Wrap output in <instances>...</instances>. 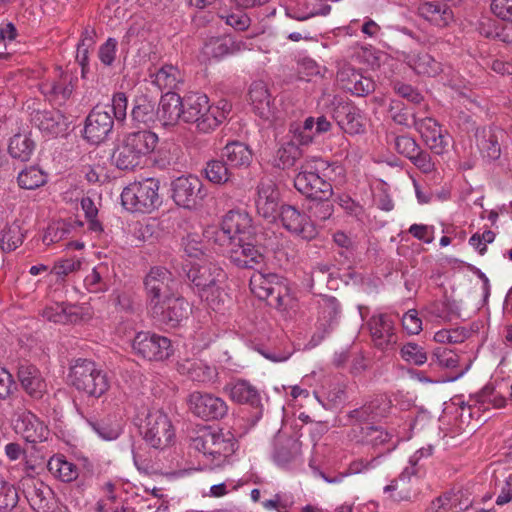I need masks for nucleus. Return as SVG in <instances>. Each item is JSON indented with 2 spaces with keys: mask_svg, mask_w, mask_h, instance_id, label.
<instances>
[{
  "mask_svg": "<svg viewBox=\"0 0 512 512\" xmlns=\"http://www.w3.org/2000/svg\"><path fill=\"white\" fill-rule=\"evenodd\" d=\"M42 316L47 321L56 324H66L72 321V312L63 303L46 307L42 312Z\"/></svg>",
  "mask_w": 512,
  "mask_h": 512,
  "instance_id": "58",
  "label": "nucleus"
},
{
  "mask_svg": "<svg viewBox=\"0 0 512 512\" xmlns=\"http://www.w3.org/2000/svg\"><path fill=\"white\" fill-rule=\"evenodd\" d=\"M172 198L178 206L192 208L202 199L201 180L194 175L181 176L172 182Z\"/></svg>",
  "mask_w": 512,
  "mask_h": 512,
  "instance_id": "15",
  "label": "nucleus"
},
{
  "mask_svg": "<svg viewBox=\"0 0 512 512\" xmlns=\"http://www.w3.org/2000/svg\"><path fill=\"white\" fill-rule=\"evenodd\" d=\"M400 355L404 361L417 366H421L427 361V353L424 348L413 342L403 345Z\"/></svg>",
  "mask_w": 512,
  "mask_h": 512,
  "instance_id": "57",
  "label": "nucleus"
},
{
  "mask_svg": "<svg viewBox=\"0 0 512 512\" xmlns=\"http://www.w3.org/2000/svg\"><path fill=\"white\" fill-rule=\"evenodd\" d=\"M182 119V98L175 92L162 95L157 110V119L164 125H174Z\"/></svg>",
  "mask_w": 512,
  "mask_h": 512,
  "instance_id": "28",
  "label": "nucleus"
},
{
  "mask_svg": "<svg viewBox=\"0 0 512 512\" xmlns=\"http://www.w3.org/2000/svg\"><path fill=\"white\" fill-rule=\"evenodd\" d=\"M18 379L23 389L32 398L40 399L46 392V383L40 371L33 365H20L18 368Z\"/></svg>",
  "mask_w": 512,
  "mask_h": 512,
  "instance_id": "27",
  "label": "nucleus"
},
{
  "mask_svg": "<svg viewBox=\"0 0 512 512\" xmlns=\"http://www.w3.org/2000/svg\"><path fill=\"white\" fill-rule=\"evenodd\" d=\"M405 484L395 479L383 489L384 493L389 494L391 500L395 502L410 501L411 491L404 487Z\"/></svg>",
  "mask_w": 512,
  "mask_h": 512,
  "instance_id": "61",
  "label": "nucleus"
},
{
  "mask_svg": "<svg viewBox=\"0 0 512 512\" xmlns=\"http://www.w3.org/2000/svg\"><path fill=\"white\" fill-rule=\"evenodd\" d=\"M247 49L246 43L231 36L212 37L203 47V53L209 58H222Z\"/></svg>",
  "mask_w": 512,
  "mask_h": 512,
  "instance_id": "25",
  "label": "nucleus"
},
{
  "mask_svg": "<svg viewBox=\"0 0 512 512\" xmlns=\"http://www.w3.org/2000/svg\"><path fill=\"white\" fill-rule=\"evenodd\" d=\"M230 261L239 268L255 269L264 263V255L250 241H235L221 246Z\"/></svg>",
  "mask_w": 512,
  "mask_h": 512,
  "instance_id": "13",
  "label": "nucleus"
},
{
  "mask_svg": "<svg viewBox=\"0 0 512 512\" xmlns=\"http://www.w3.org/2000/svg\"><path fill=\"white\" fill-rule=\"evenodd\" d=\"M158 143V136L147 129L125 134L112 153L113 164L121 170H132L152 153Z\"/></svg>",
  "mask_w": 512,
  "mask_h": 512,
  "instance_id": "1",
  "label": "nucleus"
},
{
  "mask_svg": "<svg viewBox=\"0 0 512 512\" xmlns=\"http://www.w3.org/2000/svg\"><path fill=\"white\" fill-rule=\"evenodd\" d=\"M341 87L356 96H366L375 89L374 81L351 66H343L337 73Z\"/></svg>",
  "mask_w": 512,
  "mask_h": 512,
  "instance_id": "22",
  "label": "nucleus"
},
{
  "mask_svg": "<svg viewBox=\"0 0 512 512\" xmlns=\"http://www.w3.org/2000/svg\"><path fill=\"white\" fill-rule=\"evenodd\" d=\"M131 118L137 124L149 125L157 118L154 103L146 97H140L135 100L131 111Z\"/></svg>",
  "mask_w": 512,
  "mask_h": 512,
  "instance_id": "46",
  "label": "nucleus"
},
{
  "mask_svg": "<svg viewBox=\"0 0 512 512\" xmlns=\"http://www.w3.org/2000/svg\"><path fill=\"white\" fill-rule=\"evenodd\" d=\"M284 8L285 14L297 21H305L320 13H326L317 7L316 0H287Z\"/></svg>",
  "mask_w": 512,
  "mask_h": 512,
  "instance_id": "40",
  "label": "nucleus"
},
{
  "mask_svg": "<svg viewBox=\"0 0 512 512\" xmlns=\"http://www.w3.org/2000/svg\"><path fill=\"white\" fill-rule=\"evenodd\" d=\"M89 426L95 431L98 436L104 440H115L121 434V427L119 423L107 424L104 421H88Z\"/></svg>",
  "mask_w": 512,
  "mask_h": 512,
  "instance_id": "59",
  "label": "nucleus"
},
{
  "mask_svg": "<svg viewBox=\"0 0 512 512\" xmlns=\"http://www.w3.org/2000/svg\"><path fill=\"white\" fill-rule=\"evenodd\" d=\"M16 431L30 443L42 442L48 435L47 427L32 414L24 416L16 424Z\"/></svg>",
  "mask_w": 512,
  "mask_h": 512,
  "instance_id": "35",
  "label": "nucleus"
},
{
  "mask_svg": "<svg viewBox=\"0 0 512 512\" xmlns=\"http://www.w3.org/2000/svg\"><path fill=\"white\" fill-rule=\"evenodd\" d=\"M199 296L203 301L207 303V305L213 309L217 310L220 308V305L223 303V295L220 291L218 284L213 285L212 287H206L201 290H198Z\"/></svg>",
  "mask_w": 512,
  "mask_h": 512,
  "instance_id": "64",
  "label": "nucleus"
},
{
  "mask_svg": "<svg viewBox=\"0 0 512 512\" xmlns=\"http://www.w3.org/2000/svg\"><path fill=\"white\" fill-rule=\"evenodd\" d=\"M279 193L271 180H262L257 186L255 201L257 213L272 222L278 215Z\"/></svg>",
  "mask_w": 512,
  "mask_h": 512,
  "instance_id": "20",
  "label": "nucleus"
},
{
  "mask_svg": "<svg viewBox=\"0 0 512 512\" xmlns=\"http://www.w3.org/2000/svg\"><path fill=\"white\" fill-rule=\"evenodd\" d=\"M188 405L194 415L204 420H219L228 413L227 403L211 393L192 392L188 398Z\"/></svg>",
  "mask_w": 512,
  "mask_h": 512,
  "instance_id": "12",
  "label": "nucleus"
},
{
  "mask_svg": "<svg viewBox=\"0 0 512 512\" xmlns=\"http://www.w3.org/2000/svg\"><path fill=\"white\" fill-rule=\"evenodd\" d=\"M418 14L432 24L445 27L453 20V12L445 4L438 2H422L418 6Z\"/></svg>",
  "mask_w": 512,
  "mask_h": 512,
  "instance_id": "33",
  "label": "nucleus"
},
{
  "mask_svg": "<svg viewBox=\"0 0 512 512\" xmlns=\"http://www.w3.org/2000/svg\"><path fill=\"white\" fill-rule=\"evenodd\" d=\"M140 432L146 444L154 449H166L175 439V429L170 418L160 410L147 413Z\"/></svg>",
  "mask_w": 512,
  "mask_h": 512,
  "instance_id": "8",
  "label": "nucleus"
},
{
  "mask_svg": "<svg viewBox=\"0 0 512 512\" xmlns=\"http://www.w3.org/2000/svg\"><path fill=\"white\" fill-rule=\"evenodd\" d=\"M414 125L433 153L442 155L447 151L449 135L443 133V130L435 119L430 117L423 119L415 118Z\"/></svg>",
  "mask_w": 512,
  "mask_h": 512,
  "instance_id": "17",
  "label": "nucleus"
},
{
  "mask_svg": "<svg viewBox=\"0 0 512 512\" xmlns=\"http://www.w3.org/2000/svg\"><path fill=\"white\" fill-rule=\"evenodd\" d=\"M18 501L19 495L16 488L0 477V511L12 510Z\"/></svg>",
  "mask_w": 512,
  "mask_h": 512,
  "instance_id": "56",
  "label": "nucleus"
},
{
  "mask_svg": "<svg viewBox=\"0 0 512 512\" xmlns=\"http://www.w3.org/2000/svg\"><path fill=\"white\" fill-rule=\"evenodd\" d=\"M249 95L255 113L265 121H272L275 108L266 85L262 82L253 83Z\"/></svg>",
  "mask_w": 512,
  "mask_h": 512,
  "instance_id": "26",
  "label": "nucleus"
},
{
  "mask_svg": "<svg viewBox=\"0 0 512 512\" xmlns=\"http://www.w3.org/2000/svg\"><path fill=\"white\" fill-rule=\"evenodd\" d=\"M187 277L197 290H201L221 282L225 278V273L217 264L205 262L203 264H193L187 273Z\"/></svg>",
  "mask_w": 512,
  "mask_h": 512,
  "instance_id": "23",
  "label": "nucleus"
},
{
  "mask_svg": "<svg viewBox=\"0 0 512 512\" xmlns=\"http://www.w3.org/2000/svg\"><path fill=\"white\" fill-rule=\"evenodd\" d=\"M108 268L106 265L100 264L92 269V271L85 277L84 285L89 292L99 293L108 289V283L105 279V274Z\"/></svg>",
  "mask_w": 512,
  "mask_h": 512,
  "instance_id": "50",
  "label": "nucleus"
},
{
  "mask_svg": "<svg viewBox=\"0 0 512 512\" xmlns=\"http://www.w3.org/2000/svg\"><path fill=\"white\" fill-rule=\"evenodd\" d=\"M205 174L207 179L215 184H224L231 176L227 163L220 160L209 161L205 168Z\"/></svg>",
  "mask_w": 512,
  "mask_h": 512,
  "instance_id": "54",
  "label": "nucleus"
},
{
  "mask_svg": "<svg viewBox=\"0 0 512 512\" xmlns=\"http://www.w3.org/2000/svg\"><path fill=\"white\" fill-rule=\"evenodd\" d=\"M222 158L226 160L230 167L246 168L252 162V151L246 144L233 141L223 148Z\"/></svg>",
  "mask_w": 512,
  "mask_h": 512,
  "instance_id": "36",
  "label": "nucleus"
},
{
  "mask_svg": "<svg viewBox=\"0 0 512 512\" xmlns=\"http://www.w3.org/2000/svg\"><path fill=\"white\" fill-rule=\"evenodd\" d=\"M312 201L309 211L314 218L324 221L332 216L333 205L329 199H312Z\"/></svg>",
  "mask_w": 512,
  "mask_h": 512,
  "instance_id": "63",
  "label": "nucleus"
},
{
  "mask_svg": "<svg viewBox=\"0 0 512 512\" xmlns=\"http://www.w3.org/2000/svg\"><path fill=\"white\" fill-rule=\"evenodd\" d=\"M236 439L230 431L203 428L192 439L191 446L201 452L211 466L223 465L236 450Z\"/></svg>",
  "mask_w": 512,
  "mask_h": 512,
  "instance_id": "2",
  "label": "nucleus"
},
{
  "mask_svg": "<svg viewBox=\"0 0 512 512\" xmlns=\"http://www.w3.org/2000/svg\"><path fill=\"white\" fill-rule=\"evenodd\" d=\"M68 381L78 392L95 398L101 397L109 389L106 373L88 359L75 360L69 369Z\"/></svg>",
  "mask_w": 512,
  "mask_h": 512,
  "instance_id": "3",
  "label": "nucleus"
},
{
  "mask_svg": "<svg viewBox=\"0 0 512 512\" xmlns=\"http://www.w3.org/2000/svg\"><path fill=\"white\" fill-rule=\"evenodd\" d=\"M255 235L252 218L246 211L231 210L224 217L220 228H210L206 237L219 246L235 241H250Z\"/></svg>",
  "mask_w": 512,
  "mask_h": 512,
  "instance_id": "5",
  "label": "nucleus"
},
{
  "mask_svg": "<svg viewBox=\"0 0 512 512\" xmlns=\"http://www.w3.org/2000/svg\"><path fill=\"white\" fill-rule=\"evenodd\" d=\"M335 119L340 128L347 134H362L366 130V117L353 105H342L335 112Z\"/></svg>",
  "mask_w": 512,
  "mask_h": 512,
  "instance_id": "24",
  "label": "nucleus"
},
{
  "mask_svg": "<svg viewBox=\"0 0 512 512\" xmlns=\"http://www.w3.org/2000/svg\"><path fill=\"white\" fill-rule=\"evenodd\" d=\"M159 187L154 178L130 183L121 193L122 205L132 212L150 213L161 203Z\"/></svg>",
  "mask_w": 512,
  "mask_h": 512,
  "instance_id": "7",
  "label": "nucleus"
},
{
  "mask_svg": "<svg viewBox=\"0 0 512 512\" xmlns=\"http://www.w3.org/2000/svg\"><path fill=\"white\" fill-rule=\"evenodd\" d=\"M149 309L156 321L174 328L188 318L190 304L183 297L174 293Z\"/></svg>",
  "mask_w": 512,
  "mask_h": 512,
  "instance_id": "10",
  "label": "nucleus"
},
{
  "mask_svg": "<svg viewBox=\"0 0 512 512\" xmlns=\"http://www.w3.org/2000/svg\"><path fill=\"white\" fill-rule=\"evenodd\" d=\"M302 156V149L293 140L284 141L276 151L274 166L283 170L292 168Z\"/></svg>",
  "mask_w": 512,
  "mask_h": 512,
  "instance_id": "42",
  "label": "nucleus"
},
{
  "mask_svg": "<svg viewBox=\"0 0 512 512\" xmlns=\"http://www.w3.org/2000/svg\"><path fill=\"white\" fill-rule=\"evenodd\" d=\"M230 111L231 104L226 100H220L216 106H210V113L206 116V120L202 121L201 125L204 133L216 129L227 118Z\"/></svg>",
  "mask_w": 512,
  "mask_h": 512,
  "instance_id": "47",
  "label": "nucleus"
},
{
  "mask_svg": "<svg viewBox=\"0 0 512 512\" xmlns=\"http://www.w3.org/2000/svg\"><path fill=\"white\" fill-rule=\"evenodd\" d=\"M249 286L256 297L266 300L268 305L276 309H286L292 300L289 287L283 278L275 273L254 272Z\"/></svg>",
  "mask_w": 512,
  "mask_h": 512,
  "instance_id": "6",
  "label": "nucleus"
},
{
  "mask_svg": "<svg viewBox=\"0 0 512 512\" xmlns=\"http://www.w3.org/2000/svg\"><path fill=\"white\" fill-rule=\"evenodd\" d=\"M224 391L230 399L239 404L257 406L260 403V395L255 386L246 380H236L224 386Z\"/></svg>",
  "mask_w": 512,
  "mask_h": 512,
  "instance_id": "29",
  "label": "nucleus"
},
{
  "mask_svg": "<svg viewBox=\"0 0 512 512\" xmlns=\"http://www.w3.org/2000/svg\"><path fill=\"white\" fill-rule=\"evenodd\" d=\"M24 240V233L17 222L4 227L0 236V246L4 252H11L18 248Z\"/></svg>",
  "mask_w": 512,
  "mask_h": 512,
  "instance_id": "48",
  "label": "nucleus"
},
{
  "mask_svg": "<svg viewBox=\"0 0 512 512\" xmlns=\"http://www.w3.org/2000/svg\"><path fill=\"white\" fill-rule=\"evenodd\" d=\"M477 146L484 158L496 160L501 155L498 134L492 128H483L476 132Z\"/></svg>",
  "mask_w": 512,
  "mask_h": 512,
  "instance_id": "41",
  "label": "nucleus"
},
{
  "mask_svg": "<svg viewBox=\"0 0 512 512\" xmlns=\"http://www.w3.org/2000/svg\"><path fill=\"white\" fill-rule=\"evenodd\" d=\"M113 125L114 118L110 112L96 106L86 118L84 138L93 144H99L107 138Z\"/></svg>",
  "mask_w": 512,
  "mask_h": 512,
  "instance_id": "14",
  "label": "nucleus"
},
{
  "mask_svg": "<svg viewBox=\"0 0 512 512\" xmlns=\"http://www.w3.org/2000/svg\"><path fill=\"white\" fill-rule=\"evenodd\" d=\"M362 434V442L364 444L374 449L384 448V451L381 452L380 455L391 452L397 446V441H392V434L381 427L367 426L366 428H362Z\"/></svg>",
  "mask_w": 512,
  "mask_h": 512,
  "instance_id": "38",
  "label": "nucleus"
},
{
  "mask_svg": "<svg viewBox=\"0 0 512 512\" xmlns=\"http://www.w3.org/2000/svg\"><path fill=\"white\" fill-rule=\"evenodd\" d=\"M397 153L408 158H413L414 154L420 149L416 141L407 135L392 136L389 142Z\"/></svg>",
  "mask_w": 512,
  "mask_h": 512,
  "instance_id": "55",
  "label": "nucleus"
},
{
  "mask_svg": "<svg viewBox=\"0 0 512 512\" xmlns=\"http://www.w3.org/2000/svg\"><path fill=\"white\" fill-rule=\"evenodd\" d=\"M74 78L67 72H61L57 80L42 84L43 93L52 97L58 103L67 101L74 90Z\"/></svg>",
  "mask_w": 512,
  "mask_h": 512,
  "instance_id": "30",
  "label": "nucleus"
},
{
  "mask_svg": "<svg viewBox=\"0 0 512 512\" xmlns=\"http://www.w3.org/2000/svg\"><path fill=\"white\" fill-rule=\"evenodd\" d=\"M118 42L115 38H108L98 49V58L105 66H112L116 60Z\"/></svg>",
  "mask_w": 512,
  "mask_h": 512,
  "instance_id": "60",
  "label": "nucleus"
},
{
  "mask_svg": "<svg viewBox=\"0 0 512 512\" xmlns=\"http://www.w3.org/2000/svg\"><path fill=\"white\" fill-rule=\"evenodd\" d=\"M328 166V162L320 157H307L295 176V188L311 200L329 199L333 194L332 185L319 175Z\"/></svg>",
  "mask_w": 512,
  "mask_h": 512,
  "instance_id": "4",
  "label": "nucleus"
},
{
  "mask_svg": "<svg viewBox=\"0 0 512 512\" xmlns=\"http://www.w3.org/2000/svg\"><path fill=\"white\" fill-rule=\"evenodd\" d=\"M210 113L209 99L205 94L191 93L182 99V120L195 123L198 131L204 133L202 121Z\"/></svg>",
  "mask_w": 512,
  "mask_h": 512,
  "instance_id": "19",
  "label": "nucleus"
},
{
  "mask_svg": "<svg viewBox=\"0 0 512 512\" xmlns=\"http://www.w3.org/2000/svg\"><path fill=\"white\" fill-rule=\"evenodd\" d=\"M280 219L283 227L305 240L314 239L317 229L310 218L297 210L294 206L283 205L280 210Z\"/></svg>",
  "mask_w": 512,
  "mask_h": 512,
  "instance_id": "16",
  "label": "nucleus"
},
{
  "mask_svg": "<svg viewBox=\"0 0 512 512\" xmlns=\"http://www.w3.org/2000/svg\"><path fill=\"white\" fill-rule=\"evenodd\" d=\"M273 445V458L281 465L290 462L300 451L298 440L282 432L276 434Z\"/></svg>",
  "mask_w": 512,
  "mask_h": 512,
  "instance_id": "32",
  "label": "nucleus"
},
{
  "mask_svg": "<svg viewBox=\"0 0 512 512\" xmlns=\"http://www.w3.org/2000/svg\"><path fill=\"white\" fill-rule=\"evenodd\" d=\"M132 350L138 357L149 361H163L173 354L170 339L149 331L135 335Z\"/></svg>",
  "mask_w": 512,
  "mask_h": 512,
  "instance_id": "9",
  "label": "nucleus"
},
{
  "mask_svg": "<svg viewBox=\"0 0 512 512\" xmlns=\"http://www.w3.org/2000/svg\"><path fill=\"white\" fill-rule=\"evenodd\" d=\"M367 325L377 348L385 350L396 344L397 336L394 332V323L387 314L373 315Z\"/></svg>",
  "mask_w": 512,
  "mask_h": 512,
  "instance_id": "21",
  "label": "nucleus"
},
{
  "mask_svg": "<svg viewBox=\"0 0 512 512\" xmlns=\"http://www.w3.org/2000/svg\"><path fill=\"white\" fill-rule=\"evenodd\" d=\"M431 453H432L431 448H428V449L422 448V449L416 451L410 457L409 465L407 467H405L404 470L399 475V477H398L399 481L402 482L403 484H406L407 482L411 481L412 477H420L421 470H420V467L418 466V461L422 457L429 456Z\"/></svg>",
  "mask_w": 512,
  "mask_h": 512,
  "instance_id": "53",
  "label": "nucleus"
},
{
  "mask_svg": "<svg viewBox=\"0 0 512 512\" xmlns=\"http://www.w3.org/2000/svg\"><path fill=\"white\" fill-rule=\"evenodd\" d=\"M389 409V401L384 396H379L349 413V417L358 421H369L384 417Z\"/></svg>",
  "mask_w": 512,
  "mask_h": 512,
  "instance_id": "39",
  "label": "nucleus"
},
{
  "mask_svg": "<svg viewBox=\"0 0 512 512\" xmlns=\"http://www.w3.org/2000/svg\"><path fill=\"white\" fill-rule=\"evenodd\" d=\"M35 149L36 143L29 132L16 133L9 139L8 153L13 159L29 161Z\"/></svg>",
  "mask_w": 512,
  "mask_h": 512,
  "instance_id": "31",
  "label": "nucleus"
},
{
  "mask_svg": "<svg viewBox=\"0 0 512 512\" xmlns=\"http://www.w3.org/2000/svg\"><path fill=\"white\" fill-rule=\"evenodd\" d=\"M180 374L197 382H209L214 377V368L199 359H184L177 364Z\"/></svg>",
  "mask_w": 512,
  "mask_h": 512,
  "instance_id": "34",
  "label": "nucleus"
},
{
  "mask_svg": "<svg viewBox=\"0 0 512 512\" xmlns=\"http://www.w3.org/2000/svg\"><path fill=\"white\" fill-rule=\"evenodd\" d=\"M409 65L417 74L436 76L441 71V64L425 52L413 54L409 58Z\"/></svg>",
  "mask_w": 512,
  "mask_h": 512,
  "instance_id": "45",
  "label": "nucleus"
},
{
  "mask_svg": "<svg viewBox=\"0 0 512 512\" xmlns=\"http://www.w3.org/2000/svg\"><path fill=\"white\" fill-rule=\"evenodd\" d=\"M288 134L299 147L308 146L313 143L314 135V118L308 117L303 123L293 122L289 126Z\"/></svg>",
  "mask_w": 512,
  "mask_h": 512,
  "instance_id": "44",
  "label": "nucleus"
},
{
  "mask_svg": "<svg viewBox=\"0 0 512 512\" xmlns=\"http://www.w3.org/2000/svg\"><path fill=\"white\" fill-rule=\"evenodd\" d=\"M152 83L160 90L173 92L178 89L183 82V75L180 70L171 64H165L160 67L154 74H151Z\"/></svg>",
  "mask_w": 512,
  "mask_h": 512,
  "instance_id": "37",
  "label": "nucleus"
},
{
  "mask_svg": "<svg viewBox=\"0 0 512 512\" xmlns=\"http://www.w3.org/2000/svg\"><path fill=\"white\" fill-rule=\"evenodd\" d=\"M176 282L172 273L164 267H152L144 279V287L149 308L175 292Z\"/></svg>",
  "mask_w": 512,
  "mask_h": 512,
  "instance_id": "11",
  "label": "nucleus"
},
{
  "mask_svg": "<svg viewBox=\"0 0 512 512\" xmlns=\"http://www.w3.org/2000/svg\"><path fill=\"white\" fill-rule=\"evenodd\" d=\"M18 184L23 189H36L46 182V175L35 166L22 170L18 175Z\"/></svg>",
  "mask_w": 512,
  "mask_h": 512,
  "instance_id": "51",
  "label": "nucleus"
},
{
  "mask_svg": "<svg viewBox=\"0 0 512 512\" xmlns=\"http://www.w3.org/2000/svg\"><path fill=\"white\" fill-rule=\"evenodd\" d=\"M61 115L57 111H35L32 116L33 123L41 130L50 134L58 132Z\"/></svg>",
  "mask_w": 512,
  "mask_h": 512,
  "instance_id": "49",
  "label": "nucleus"
},
{
  "mask_svg": "<svg viewBox=\"0 0 512 512\" xmlns=\"http://www.w3.org/2000/svg\"><path fill=\"white\" fill-rule=\"evenodd\" d=\"M49 472L63 482H71L79 475L78 467L66 460L63 455H55L48 461Z\"/></svg>",
  "mask_w": 512,
  "mask_h": 512,
  "instance_id": "43",
  "label": "nucleus"
},
{
  "mask_svg": "<svg viewBox=\"0 0 512 512\" xmlns=\"http://www.w3.org/2000/svg\"><path fill=\"white\" fill-rule=\"evenodd\" d=\"M23 493L31 508L36 512H49L53 491L51 488L36 478L22 480Z\"/></svg>",
  "mask_w": 512,
  "mask_h": 512,
  "instance_id": "18",
  "label": "nucleus"
},
{
  "mask_svg": "<svg viewBox=\"0 0 512 512\" xmlns=\"http://www.w3.org/2000/svg\"><path fill=\"white\" fill-rule=\"evenodd\" d=\"M339 303L334 297H325L320 304V315L323 320L331 325L339 315Z\"/></svg>",
  "mask_w": 512,
  "mask_h": 512,
  "instance_id": "62",
  "label": "nucleus"
},
{
  "mask_svg": "<svg viewBox=\"0 0 512 512\" xmlns=\"http://www.w3.org/2000/svg\"><path fill=\"white\" fill-rule=\"evenodd\" d=\"M72 227L70 224L64 221H57L50 224L42 238L45 245L50 246L54 243H58L68 237L71 233Z\"/></svg>",
  "mask_w": 512,
  "mask_h": 512,
  "instance_id": "52",
  "label": "nucleus"
}]
</instances>
